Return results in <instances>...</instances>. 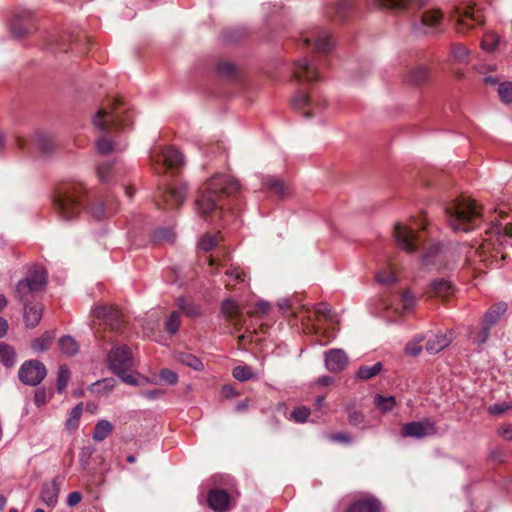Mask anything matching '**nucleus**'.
Instances as JSON below:
<instances>
[{
  "label": "nucleus",
  "mask_w": 512,
  "mask_h": 512,
  "mask_svg": "<svg viewBox=\"0 0 512 512\" xmlns=\"http://www.w3.org/2000/svg\"><path fill=\"white\" fill-rule=\"evenodd\" d=\"M131 122L132 116L128 113L126 105L119 99H111L99 108L92 120L93 126L103 133L96 140L98 153L107 155L114 148V142L106 137V133L114 128H126Z\"/></svg>",
  "instance_id": "1"
},
{
  "label": "nucleus",
  "mask_w": 512,
  "mask_h": 512,
  "mask_svg": "<svg viewBox=\"0 0 512 512\" xmlns=\"http://www.w3.org/2000/svg\"><path fill=\"white\" fill-rule=\"evenodd\" d=\"M239 190L240 184L232 176L214 175L200 188L199 196L195 201L197 213L204 217L218 212L222 207L224 197Z\"/></svg>",
  "instance_id": "2"
},
{
  "label": "nucleus",
  "mask_w": 512,
  "mask_h": 512,
  "mask_svg": "<svg viewBox=\"0 0 512 512\" xmlns=\"http://www.w3.org/2000/svg\"><path fill=\"white\" fill-rule=\"evenodd\" d=\"M481 210L470 197H457L445 206L447 223L453 231L468 232L481 223Z\"/></svg>",
  "instance_id": "3"
},
{
  "label": "nucleus",
  "mask_w": 512,
  "mask_h": 512,
  "mask_svg": "<svg viewBox=\"0 0 512 512\" xmlns=\"http://www.w3.org/2000/svg\"><path fill=\"white\" fill-rule=\"evenodd\" d=\"M85 188L81 183H71L63 186L54 198V210L62 220L75 218L83 209Z\"/></svg>",
  "instance_id": "4"
},
{
  "label": "nucleus",
  "mask_w": 512,
  "mask_h": 512,
  "mask_svg": "<svg viewBox=\"0 0 512 512\" xmlns=\"http://www.w3.org/2000/svg\"><path fill=\"white\" fill-rule=\"evenodd\" d=\"M47 283V273L39 265L32 266L25 278L20 280L15 288L17 299L23 303H32L37 293L44 290Z\"/></svg>",
  "instance_id": "5"
},
{
  "label": "nucleus",
  "mask_w": 512,
  "mask_h": 512,
  "mask_svg": "<svg viewBox=\"0 0 512 512\" xmlns=\"http://www.w3.org/2000/svg\"><path fill=\"white\" fill-rule=\"evenodd\" d=\"M109 368L118 375L123 382L129 385H136L137 380L134 376L127 374V371L133 366V358L129 348L126 345L113 347L107 355Z\"/></svg>",
  "instance_id": "6"
},
{
  "label": "nucleus",
  "mask_w": 512,
  "mask_h": 512,
  "mask_svg": "<svg viewBox=\"0 0 512 512\" xmlns=\"http://www.w3.org/2000/svg\"><path fill=\"white\" fill-rule=\"evenodd\" d=\"M426 221L423 218L415 219L411 224L397 223L394 227V238L397 245L408 253L417 250L421 243V235L416 228L425 229Z\"/></svg>",
  "instance_id": "7"
},
{
  "label": "nucleus",
  "mask_w": 512,
  "mask_h": 512,
  "mask_svg": "<svg viewBox=\"0 0 512 512\" xmlns=\"http://www.w3.org/2000/svg\"><path fill=\"white\" fill-rule=\"evenodd\" d=\"M47 370L45 365L39 360L25 361L19 368V380L29 386H37L46 377Z\"/></svg>",
  "instance_id": "8"
},
{
  "label": "nucleus",
  "mask_w": 512,
  "mask_h": 512,
  "mask_svg": "<svg viewBox=\"0 0 512 512\" xmlns=\"http://www.w3.org/2000/svg\"><path fill=\"white\" fill-rule=\"evenodd\" d=\"M187 186L179 184L170 186L164 191H160L156 196V204L168 209L178 208L186 199Z\"/></svg>",
  "instance_id": "9"
},
{
  "label": "nucleus",
  "mask_w": 512,
  "mask_h": 512,
  "mask_svg": "<svg viewBox=\"0 0 512 512\" xmlns=\"http://www.w3.org/2000/svg\"><path fill=\"white\" fill-rule=\"evenodd\" d=\"M436 433L437 428L435 423L428 419L406 423L401 429V435L403 437H412L417 439L435 435Z\"/></svg>",
  "instance_id": "10"
},
{
  "label": "nucleus",
  "mask_w": 512,
  "mask_h": 512,
  "mask_svg": "<svg viewBox=\"0 0 512 512\" xmlns=\"http://www.w3.org/2000/svg\"><path fill=\"white\" fill-rule=\"evenodd\" d=\"M483 23V15L480 10L468 6L458 12L456 18L457 31L465 33Z\"/></svg>",
  "instance_id": "11"
},
{
  "label": "nucleus",
  "mask_w": 512,
  "mask_h": 512,
  "mask_svg": "<svg viewBox=\"0 0 512 512\" xmlns=\"http://www.w3.org/2000/svg\"><path fill=\"white\" fill-rule=\"evenodd\" d=\"M150 158L155 162H162L168 168H178L183 164V155L173 147H167L160 152L154 150Z\"/></svg>",
  "instance_id": "12"
},
{
  "label": "nucleus",
  "mask_w": 512,
  "mask_h": 512,
  "mask_svg": "<svg viewBox=\"0 0 512 512\" xmlns=\"http://www.w3.org/2000/svg\"><path fill=\"white\" fill-rule=\"evenodd\" d=\"M93 313L96 318L102 319L112 329H118L121 325L122 315L115 307L99 305L95 307Z\"/></svg>",
  "instance_id": "13"
},
{
  "label": "nucleus",
  "mask_w": 512,
  "mask_h": 512,
  "mask_svg": "<svg viewBox=\"0 0 512 512\" xmlns=\"http://www.w3.org/2000/svg\"><path fill=\"white\" fill-rule=\"evenodd\" d=\"M293 76L299 81L311 82L318 79V72L310 60L303 58L295 62Z\"/></svg>",
  "instance_id": "14"
},
{
  "label": "nucleus",
  "mask_w": 512,
  "mask_h": 512,
  "mask_svg": "<svg viewBox=\"0 0 512 512\" xmlns=\"http://www.w3.org/2000/svg\"><path fill=\"white\" fill-rule=\"evenodd\" d=\"M208 505L215 512H226L231 508V498L223 489L211 490L208 494Z\"/></svg>",
  "instance_id": "15"
},
{
  "label": "nucleus",
  "mask_w": 512,
  "mask_h": 512,
  "mask_svg": "<svg viewBox=\"0 0 512 512\" xmlns=\"http://www.w3.org/2000/svg\"><path fill=\"white\" fill-rule=\"evenodd\" d=\"M348 364V357L341 349H331L325 353V366L330 372H340Z\"/></svg>",
  "instance_id": "16"
},
{
  "label": "nucleus",
  "mask_w": 512,
  "mask_h": 512,
  "mask_svg": "<svg viewBox=\"0 0 512 512\" xmlns=\"http://www.w3.org/2000/svg\"><path fill=\"white\" fill-rule=\"evenodd\" d=\"M454 292L452 283L446 279L434 280L430 283L425 293L430 297H438L442 299L448 298Z\"/></svg>",
  "instance_id": "17"
},
{
  "label": "nucleus",
  "mask_w": 512,
  "mask_h": 512,
  "mask_svg": "<svg viewBox=\"0 0 512 512\" xmlns=\"http://www.w3.org/2000/svg\"><path fill=\"white\" fill-rule=\"evenodd\" d=\"M442 14L438 10H429L422 14L419 26L416 29L423 34H427L437 28L441 23Z\"/></svg>",
  "instance_id": "18"
},
{
  "label": "nucleus",
  "mask_w": 512,
  "mask_h": 512,
  "mask_svg": "<svg viewBox=\"0 0 512 512\" xmlns=\"http://www.w3.org/2000/svg\"><path fill=\"white\" fill-rule=\"evenodd\" d=\"M24 306V323L28 328H35L42 318L43 306L40 303L23 304Z\"/></svg>",
  "instance_id": "19"
},
{
  "label": "nucleus",
  "mask_w": 512,
  "mask_h": 512,
  "mask_svg": "<svg viewBox=\"0 0 512 512\" xmlns=\"http://www.w3.org/2000/svg\"><path fill=\"white\" fill-rule=\"evenodd\" d=\"M59 485L56 480L43 484L40 497L42 501L49 507H54L58 501Z\"/></svg>",
  "instance_id": "20"
},
{
  "label": "nucleus",
  "mask_w": 512,
  "mask_h": 512,
  "mask_svg": "<svg viewBox=\"0 0 512 512\" xmlns=\"http://www.w3.org/2000/svg\"><path fill=\"white\" fill-rule=\"evenodd\" d=\"M508 309V305L506 302H499L494 304L492 307H490L487 312L484 314L482 318V322L485 323V325L493 327L496 325L501 318L502 315L505 314V312Z\"/></svg>",
  "instance_id": "21"
},
{
  "label": "nucleus",
  "mask_w": 512,
  "mask_h": 512,
  "mask_svg": "<svg viewBox=\"0 0 512 512\" xmlns=\"http://www.w3.org/2000/svg\"><path fill=\"white\" fill-rule=\"evenodd\" d=\"M450 343L451 337L443 333H438L428 339L426 350L431 354H436L448 347Z\"/></svg>",
  "instance_id": "22"
},
{
  "label": "nucleus",
  "mask_w": 512,
  "mask_h": 512,
  "mask_svg": "<svg viewBox=\"0 0 512 512\" xmlns=\"http://www.w3.org/2000/svg\"><path fill=\"white\" fill-rule=\"evenodd\" d=\"M427 0H377L381 7L389 9H407L419 8Z\"/></svg>",
  "instance_id": "23"
},
{
  "label": "nucleus",
  "mask_w": 512,
  "mask_h": 512,
  "mask_svg": "<svg viewBox=\"0 0 512 512\" xmlns=\"http://www.w3.org/2000/svg\"><path fill=\"white\" fill-rule=\"evenodd\" d=\"M380 504L375 498H363L355 501L346 512H379Z\"/></svg>",
  "instance_id": "24"
},
{
  "label": "nucleus",
  "mask_w": 512,
  "mask_h": 512,
  "mask_svg": "<svg viewBox=\"0 0 512 512\" xmlns=\"http://www.w3.org/2000/svg\"><path fill=\"white\" fill-rule=\"evenodd\" d=\"M263 186L272 194L283 198L288 194V188L283 181L275 176H268L263 180Z\"/></svg>",
  "instance_id": "25"
},
{
  "label": "nucleus",
  "mask_w": 512,
  "mask_h": 512,
  "mask_svg": "<svg viewBox=\"0 0 512 512\" xmlns=\"http://www.w3.org/2000/svg\"><path fill=\"white\" fill-rule=\"evenodd\" d=\"M303 41L305 45H309L312 41H314V49L319 53H327L333 47V41L327 34L319 35L314 40H312L310 37H305Z\"/></svg>",
  "instance_id": "26"
},
{
  "label": "nucleus",
  "mask_w": 512,
  "mask_h": 512,
  "mask_svg": "<svg viewBox=\"0 0 512 512\" xmlns=\"http://www.w3.org/2000/svg\"><path fill=\"white\" fill-rule=\"evenodd\" d=\"M491 328L492 327L485 325L484 322H481V329L479 331H475L473 327H469L468 336L474 344L482 346L488 341Z\"/></svg>",
  "instance_id": "27"
},
{
  "label": "nucleus",
  "mask_w": 512,
  "mask_h": 512,
  "mask_svg": "<svg viewBox=\"0 0 512 512\" xmlns=\"http://www.w3.org/2000/svg\"><path fill=\"white\" fill-rule=\"evenodd\" d=\"M113 431V425L105 419L99 420L92 434V438L96 442H102L105 440Z\"/></svg>",
  "instance_id": "28"
},
{
  "label": "nucleus",
  "mask_w": 512,
  "mask_h": 512,
  "mask_svg": "<svg viewBox=\"0 0 512 512\" xmlns=\"http://www.w3.org/2000/svg\"><path fill=\"white\" fill-rule=\"evenodd\" d=\"M0 362L6 368H11L16 363V352L14 348L4 342H0Z\"/></svg>",
  "instance_id": "29"
},
{
  "label": "nucleus",
  "mask_w": 512,
  "mask_h": 512,
  "mask_svg": "<svg viewBox=\"0 0 512 512\" xmlns=\"http://www.w3.org/2000/svg\"><path fill=\"white\" fill-rule=\"evenodd\" d=\"M58 346L61 352L67 356H74L79 350L77 341L69 335L62 336L59 339Z\"/></svg>",
  "instance_id": "30"
},
{
  "label": "nucleus",
  "mask_w": 512,
  "mask_h": 512,
  "mask_svg": "<svg viewBox=\"0 0 512 512\" xmlns=\"http://www.w3.org/2000/svg\"><path fill=\"white\" fill-rule=\"evenodd\" d=\"M54 338H55L54 331H46L43 333V335L41 337L35 339L32 342L31 347L33 350H35L37 352L46 351L50 347Z\"/></svg>",
  "instance_id": "31"
},
{
  "label": "nucleus",
  "mask_w": 512,
  "mask_h": 512,
  "mask_svg": "<svg viewBox=\"0 0 512 512\" xmlns=\"http://www.w3.org/2000/svg\"><path fill=\"white\" fill-rule=\"evenodd\" d=\"M175 359L193 370L200 371L203 369V363L194 355L184 352L175 354Z\"/></svg>",
  "instance_id": "32"
},
{
  "label": "nucleus",
  "mask_w": 512,
  "mask_h": 512,
  "mask_svg": "<svg viewBox=\"0 0 512 512\" xmlns=\"http://www.w3.org/2000/svg\"><path fill=\"white\" fill-rule=\"evenodd\" d=\"M382 368L383 366L381 362H377L372 366H361L356 373V377L361 380H368L378 375Z\"/></svg>",
  "instance_id": "33"
},
{
  "label": "nucleus",
  "mask_w": 512,
  "mask_h": 512,
  "mask_svg": "<svg viewBox=\"0 0 512 512\" xmlns=\"http://www.w3.org/2000/svg\"><path fill=\"white\" fill-rule=\"evenodd\" d=\"M429 75V71L424 66H418L408 72L407 80L412 84H420L424 82Z\"/></svg>",
  "instance_id": "34"
},
{
  "label": "nucleus",
  "mask_w": 512,
  "mask_h": 512,
  "mask_svg": "<svg viewBox=\"0 0 512 512\" xmlns=\"http://www.w3.org/2000/svg\"><path fill=\"white\" fill-rule=\"evenodd\" d=\"M115 168L111 163H102L97 166V176L101 182L107 183L114 178Z\"/></svg>",
  "instance_id": "35"
},
{
  "label": "nucleus",
  "mask_w": 512,
  "mask_h": 512,
  "mask_svg": "<svg viewBox=\"0 0 512 512\" xmlns=\"http://www.w3.org/2000/svg\"><path fill=\"white\" fill-rule=\"evenodd\" d=\"M374 404L378 409L386 413L393 410L396 405V400L393 396L376 395L374 398Z\"/></svg>",
  "instance_id": "36"
},
{
  "label": "nucleus",
  "mask_w": 512,
  "mask_h": 512,
  "mask_svg": "<svg viewBox=\"0 0 512 512\" xmlns=\"http://www.w3.org/2000/svg\"><path fill=\"white\" fill-rule=\"evenodd\" d=\"M221 312L229 321H234L239 313V307L233 300L226 299L222 303Z\"/></svg>",
  "instance_id": "37"
},
{
  "label": "nucleus",
  "mask_w": 512,
  "mask_h": 512,
  "mask_svg": "<svg viewBox=\"0 0 512 512\" xmlns=\"http://www.w3.org/2000/svg\"><path fill=\"white\" fill-rule=\"evenodd\" d=\"M83 405L82 403L77 404L70 412L69 418L66 421V428L68 430H74L78 427L80 417L82 415Z\"/></svg>",
  "instance_id": "38"
},
{
  "label": "nucleus",
  "mask_w": 512,
  "mask_h": 512,
  "mask_svg": "<svg viewBox=\"0 0 512 512\" xmlns=\"http://www.w3.org/2000/svg\"><path fill=\"white\" fill-rule=\"evenodd\" d=\"M225 275L236 283H245L247 281L246 272L240 266L231 265L226 270Z\"/></svg>",
  "instance_id": "39"
},
{
  "label": "nucleus",
  "mask_w": 512,
  "mask_h": 512,
  "mask_svg": "<svg viewBox=\"0 0 512 512\" xmlns=\"http://www.w3.org/2000/svg\"><path fill=\"white\" fill-rule=\"evenodd\" d=\"M232 375L236 380L241 382L254 378L253 370L247 365H240L233 369Z\"/></svg>",
  "instance_id": "40"
},
{
  "label": "nucleus",
  "mask_w": 512,
  "mask_h": 512,
  "mask_svg": "<svg viewBox=\"0 0 512 512\" xmlns=\"http://www.w3.org/2000/svg\"><path fill=\"white\" fill-rule=\"evenodd\" d=\"M401 304L404 313L410 312L414 309L417 303V298L410 290H405L401 294Z\"/></svg>",
  "instance_id": "41"
},
{
  "label": "nucleus",
  "mask_w": 512,
  "mask_h": 512,
  "mask_svg": "<svg viewBox=\"0 0 512 512\" xmlns=\"http://www.w3.org/2000/svg\"><path fill=\"white\" fill-rule=\"evenodd\" d=\"M71 372L66 365H61L57 377V391L63 392L70 380Z\"/></svg>",
  "instance_id": "42"
},
{
  "label": "nucleus",
  "mask_w": 512,
  "mask_h": 512,
  "mask_svg": "<svg viewBox=\"0 0 512 512\" xmlns=\"http://www.w3.org/2000/svg\"><path fill=\"white\" fill-rule=\"evenodd\" d=\"M499 43V37L492 32L486 33L481 41V47L487 52L494 51Z\"/></svg>",
  "instance_id": "43"
},
{
  "label": "nucleus",
  "mask_w": 512,
  "mask_h": 512,
  "mask_svg": "<svg viewBox=\"0 0 512 512\" xmlns=\"http://www.w3.org/2000/svg\"><path fill=\"white\" fill-rule=\"evenodd\" d=\"M91 213L93 217L101 219L111 216L114 213V209L108 207L103 202H99L98 204L91 207Z\"/></svg>",
  "instance_id": "44"
},
{
  "label": "nucleus",
  "mask_w": 512,
  "mask_h": 512,
  "mask_svg": "<svg viewBox=\"0 0 512 512\" xmlns=\"http://www.w3.org/2000/svg\"><path fill=\"white\" fill-rule=\"evenodd\" d=\"M376 280L384 285H391L397 281L394 271L389 267L380 270L376 275Z\"/></svg>",
  "instance_id": "45"
},
{
  "label": "nucleus",
  "mask_w": 512,
  "mask_h": 512,
  "mask_svg": "<svg viewBox=\"0 0 512 512\" xmlns=\"http://www.w3.org/2000/svg\"><path fill=\"white\" fill-rule=\"evenodd\" d=\"M178 305L180 309L189 317H196L201 315V309L198 305L186 302L184 299H179Z\"/></svg>",
  "instance_id": "46"
},
{
  "label": "nucleus",
  "mask_w": 512,
  "mask_h": 512,
  "mask_svg": "<svg viewBox=\"0 0 512 512\" xmlns=\"http://www.w3.org/2000/svg\"><path fill=\"white\" fill-rule=\"evenodd\" d=\"M310 415V409L306 406H298L291 412V418L297 423H305Z\"/></svg>",
  "instance_id": "47"
},
{
  "label": "nucleus",
  "mask_w": 512,
  "mask_h": 512,
  "mask_svg": "<svg viewBox=\"0 0 512 512\" xmlns=\"http://www.w3.org/2000/svg\"><path fill=\"white\" fill-rule=\"evenodd\" d=\"M180 326V314L177 311H173L165 323L166 330L170 334H175Z\"/></svg>",
  "instance_id": "48"
},
{
  "label": "nucleus",
  "mask_w": 512,
  "mask_h": 512,
  "mask_svg": "<svg viewBox=\"0 0 512 512\" xmlns=\"http://www.w3.org/2000/svg\"><path fill=\"white\" fill-rule=\"evenodd\" d=\"M452 56L455 60L464 62L469 57V50L462 44H455L451 48Z\"/></svg>",
  "instance_id": "49"
},
{
  "label": "nucleus",
  "mask_w": 512,
  "mask_h": 512,
  "mask_svg": "<svg viewBox=\"0 0 512 512\" xmlns=\"http://www.w3.org/2000/svg\"><path fill=\"white\" fill-rule=\"evenodd\" d=\"M510 409H512V402H503L490 405L487 408V411L493 416H501Z\"/></svg>",
  "instance_id": "50"
},
{
  "label": "nucleus",
  "mask_w": 512,
  "mask_h": 512,
  "mask_svg": "<svg viewBox=\"0 0 512 512\" xmlns=\"http://www.w3.org/2000/svg\"><path fill=\"white\" fill-rule=\"evenodd\" d=\"M498 94L501 100L505 103L512 102V83L505 82L499 85Z\"/></svg>",
  "instance_id": "51"
},
{
  "label": "nucleus",
  "mask_w": 512,
  "mask_h": 512,
  "mask_svg": "<svg viewBox=\"0 0 512 512\" xmlns=\"http://www.w3.org/2000/svg\"><path fill=\"white\" fill-rule=\"evenodd\" d=\"M218 243V238L214 235L206 234L199 241L200 249L204 251L212 250Z\"/></svg>",
  "instance_id": "52"
},
{
  "label": "nucleus",
  "mask_w": 512,
  "mask_h": 512,
  "mask_svg": "<svg viewBox=\"0 0 512 512\" xmlns=\"http://www.w3.org/2000/svg\"><path fill=\"white\" fill-rule=\"evenodd\" d=\"M175 238L174 233L169 229H158L154 233V239L156 241L173 242Z\"/></svg>",
  "instance_id": "53"
},
{
  "label": "nucleus",
  "mask_w": 512,
  "mask_h": 512,
  "mask_svg": "<svg viewBox=\"0 0 512 512\" xmlns=\"http://www.w3.org/2000/svg\"><path fill=\"white\" fill-rule=\"evenodd\" d=\"M159 375H160L161 379L169 385H175L178 382L177 373L170 369H167V368L162 369L160 371Z\"/></svg>",
  "instance_id": "54"
},
{
  "label": "nucleus",
  "mask_w": 512,
  "mask_h": 512,
  "mask_svg": "<svg viewBox=\"0 0 512 512\" xmlns=\"http://www.w3.org/2000/svg\"><path fill=\"white\" fill-rule=\"evenodd\" d=\"M309 102V96L303 92H299L292 99V106L295 109H300L302 107L309 105Z\"/></svg>",
  "instance_id": "55"
},
{
  "label": "nucleus",
  "mask_w": 512,
  "mask_h": 512,
  "mask_svg": "<svg viewBox=\"0 0 512 512\" xmlns=\"http://www.w3.org/2000/svg\"><path fill=\"white\" fill-rule=\"evenodd\" d=\"M32 144L42 151L47 150V138L43 133L37 132L32 139Z\"/></svg>",
  "instance_id": "56"
},
{
  "label": "nucleus",
  "mask_w": 512,
  "mask_h": 512,
  "mask_svg": "<svg viewBox=\"0 0 512 512\" xmlns=\"http://www.w3.org/2000/svg\"><path fill=\"white\" fill-rule=\"evenodd\" d=\"M423 341V338L420 337L417 342H410L406 345L405 351L409 356H417L420 354L422 347L419 343Z\"/></svg>",
  "instance_id": "57"
},
{
  "label": "nucleus",
  "mask_w": 512,
  "mask_h": 512,
  "mask_svg": "<svg viewBox=\"0 0 512 512\" xmlns=\"http://www.w3.org/2000/svg\"><path fill=\"white\" fill-rule=\"evenodd\" d=\"M349 423L354 426H359L364 423V415L360 411H351L348 415Z\"/></svg>",
  "instance_id": "58"
},
{
  "label": "nucleus",
  "mask_w": 512,
  "mask_h": 512,
  "mask_svg": "<svg viewBox=\"0 0 512 512\" xmlns=\"http://www.w3.org/2000/svg\"><path fill=\"white\" fill-rule=\"evenodd\" d=\"M48 400L47 392L45 389H37L34 395L35 404L40 407L44 405Z\"/></svg>",
  "instance_id": "59"
},
{
  "label": "nucleus",
  "mask_w": 512,
  "mask_h": 512,
  "mask_svg": "<svg viewBox=\"0 0 512 512\" xmlns=\"http://www.w3.org/2000/svg\"><path fill=\"white\" fill-rule=\"evenodd\" d=\"M218 70L223 75L232 76L235 72V66L230 62H224L219 65Z\"/></svg>",
  "instance_id": "60"
},
{
  "label": "nucleus",
  "mask_w": 512,
  "mask_h": 512,
  "mask_svg": "<svg viewBox=\"0 0 512 512\" xmlns=\"http://www.w3.org/2000/svg\"><path fill=\"white\" fill-rule=\"evenodd\" d=\"M329 439L334 442H341L344 444L351 443V437L346 433H335L329 436Z\"/></svg>",
  "instance_id": "61"
},
{
  "label": "nucleus",
  "mask_w": 512,
  "mask_h": 512,
  "mask_svg": "<svg viewBox=\"0 0 512 512\" xmlns=\"http://www.w3.org/2000/svg\"><path fill=\"white\" fill-rule=\"evenodd\" d=\"M498 433L502 438L509 440V441L512 440V424H506V425L502 426L498 430Z\"/></svg>",
  "instance_id": "62"
},
{
  "label": "nucleus",
  "mask_w": 512,
  "mask_h": 512,
  "mask_svg": "<svg viewBox=\"0 0 512 512\" xmlns=\"http://www.w3.org/2000/svg\"><path fill=\"white\" fill-rule=\"evenodd\" d=\"M82 499V495L80 494V492H77V491H74V492H71L69 493L68 497H67V504L68 506L70 507H73L75 505H77Z\"/></svg>",
  "instance_id": "63"
},
{
  "label": "nucleus",
  "mask_w": 512,
  "mask_h": 512,
  "mask_svg": "<svg viewBox=\"0 0 512 512\" xmlns=\"http://www.w3.org/2000/svg\"><path fill=\"white\" fill-rule=\"evenodd\" d=\"M163 394H164V391L161 389H152V390H147V391L142 392L143 397H145L147 399H151V400L157 399L158 397H160Z\"/></svg>",
  "instance_id": "64"
}]
</instances>
